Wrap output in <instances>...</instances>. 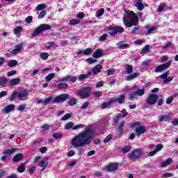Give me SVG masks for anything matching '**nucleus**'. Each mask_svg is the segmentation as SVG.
Segmentation results:
<instances>
[{"label":"nucleus","instance_id":"1","mask_svg":"<svg viewBox=\"0 0 178 178\" xmlns=\"http://www.w3.org/2000/svg\"><path fill=\"white\" fill-rule=\"evenodd\" d=\"M95 136V131L91 127L85 128V131L79 133L74 137L71 141L72 146L80 148L85 145H90L92 141V137Z\"/></svg>","mask_w":178,"mask_h":178},{"label":"nucleus","instance_id":"2","mask_svg":"<svg viewBox=\"0 0 178 178\" xmlns=\"http://www.w3.org/2000/svg\"><path fill=\"white\" fill-rule=\"evenodd\" d=\"M124 26L128 27L131 31V34L136 35L140 31V26H138V17L134 11H127V15L123 18ZM132 27V28H131Z\"/></svg>","mask_w":178,"mask_h":178},{"label":"nucleus","instance_id":"3","mask_svg":"<svg viewBox=\"0 0 178 178\" xmlns=\"http://www.w3.org/2000/svg\"><path fill=\"white\" fill-rule=\"evenodd\" d=\"M131 129H134V127H136L135 129L134 132L136 133V136H138V137H140V136H143V134H144V133L147 132V127H145L144 126H141V122H140L131 123Z\"/></svg>","mask_w":178,"mask_h":178},{"label":"nucleus","instance_id":"4","mask_svg":"<svg viewBox=\"0 0 178 178\" xmlns=\"http://www.w3.org/2000/svg\"><path fill=\"white\" fill-rule=\"evenodd\" d=\"M90 94H91V87L86 86L79 90L76 92V96L81 97V99H87V98L90 97Z\"/></svg>","mask_w":178,"mask_h":178},{"label":"nucleus","instance_id":"5","mask_svg":"<svg viewBox=\"0 0 178 178\" xmlns=\"http://www.w3.org/2000/svg\"><path fill=\"white\" fill-rule=\"evenodd\" d=\"M51 29H52V27H51V25L42 24L33 31V32L32 33V36L35 37L36 35H38V34H41L42 31H45V30H51Z\"/></svg>","mask_w":178,"mask_h":178},{"label":"nucleus","instance_id":"6","mask_svg":"<svg viewBox=\"0 0 178 178\" xmlns=\"http://www.w3.org/2000/svg\"><path fill=\"white\" fill-rule=\"evenodd\" d=\"M108 32L109 35L113 37V35H116V34H122V33L124 32V28L119 26H111L108 27Z\"/></svg>","mask_w":178,"mask_h":178},{"label":"nucleus","instance_id":"7","mask_svg":"<svg viewBox=\"0 0 178 178\" xmlns=\"http://www.w3.org/2000/svg\"><path fill=\"white\" fill-rule=\"evenodd\" d=\"M143 155V152L140 149H135L133 152L129 154V159H138Z\"/></svg>","mask_w":178,"mask_h":178},{"label":"nucleus","instance_id":"8","mask_svg":"<svg viewBox=\"0 0 178 178\" xmlns=\"http://www.w3.org/2000/svg\"><path fill=\"white\" fill-rule=\"evenodd\" d=\"M170 65H172V60H169L164 64H161V65L157 66L156 67L154 72H155V73H159L161 72H163V71L166 70V69H168L169 67V66H170Z\"/></svg>","mask_w":178,"mask_h":178},{"label":"nucleus","instance_id":"9","mask_svg":"<svg viewBox=\"0 0 178 178\" xmlns=\"http://www.w3.org/2000/svg\"><path fill=\"white\" fill-rule=\"evenodd\" d=\"M70 96L68 94H61L59 96H57L54 100L53 104H56L58 102H65L66 99H69Z\"/></svg>","mask_w":178,"mask_h":178},{"label":"nucleus","instance_id":"10","mask_svg":"<svg viewBox=\"0 0 178 178\" xmlns=\"http://www.w3.org/2000/svg\"><path fill=\"white\" fill-rule=\"evenodd\" d=\"M158 102V96L157 95L150 94L147 99V105H155Z\"/></svg>","mask_w":178,"mask_h":178},{"label":"nucleus","instance_id":"11","mask_svg":"<svg viewBox=\"0 0 178 178\" xmlns=\"http://www.w3.org/2000/svg\"><path fill=\"white\" fill-rule=\"evenodd\" d=\"M14 48L15 49L10 52L11 55H16L17 54H19V52H22V49H23V44H18L15 46Z\"/></svg>","mask_w":178,"mask_h":178},{"label":"nucleus","instance_id":"12","mask_svg":"<svg viewBox=\"0 0 178 178\" xmlns=\"http://www.w3.org/2000/svg\"><path fill=\"white\" fill-rule=\"evenodd\" d=\"M47 166H48V158H44L42 161L39 162V167L42 168L41 171L44 172L47 169Z\"/></svg>","mask_w":178,"mask_h":178},{"label":"nucleus","instance_id":"13","mask_svg":"<svg viewBox=\"0 0 178 178\" xmlns=\"http://www.w3.org/2000/svg\"><path fill=\"white\" fill-rule=\"evenodd\" d=\"M118 168H119V163H111L107 166V170L108 172H113L115 170H118Z\"/></svg>","mask_w":178,"mask_h":178},{"label":"nucleus","instance_id":"14","mask_svg":"<svg viewBox=\"0 0 178 178\" xmlns=\"http://www.w3.org/2000/svg\"><path fill=\"white\" fill-rule=\"evenodd\" d=\"M124 99H126V95H120L118 98L111 99V101L113 104L115 102H118V104H123Z\"/></svg>","mask_w":178,"mask_h":178},{"label":"nucleus","instance_id":"15","mask_svg":"<svg viewBox=\"0 0 178 178\" xmlns=\"http://www.w3.org/2000/svg\"><path fill=\"white\" fill-rule=\"evenodd\" d=\"M104 55V50L102 49H97L92 54V58L95 59H98L99 58H102Z\"/></svg>","mask_w":178,"mask_h":178},{"label":"nucleus","instance_id":"16","mask_svg":"<svg viewBox=\"0 0 178 178\" xmlns=\"http://www.w3.org/2000/svg\"><path fill=\"white\" fill-rule=\"evenodd\" d=\"M101 70H102V65L97 64L92 69V74H98V73H101Z\"/></svg>","mask_w":178,"mask_h":178},{"label":"nucleus","instance_id":"17","mask_svg":"<svg viewBox=\"0 0 178 178\" xmlns=\"http://www.w3.org/2000/svg\"><path fill=\"white\" fill-rule=\"evenodd\" d=\"M67 80H70L72 83H76V81H77V77L76 76L72 77V76L68 75L66 76H63L62 79H60V81H66Z\"/></svg>","mask_w":178,"mask_h":178},{"label":"nucleus","instance_id":"18","mask_svg":"<svg viewBox=\"0 0 178 178\" xmlns=\"http://www.w3.org/2000/svg\"><path fill=\"white\" fill-rule=\"evenodd\" d=\"M24 158V156H23V154L19 153L14 156L13 159V162H20V161H22V159H23Z\"/></svg>","mask_w":178,"mask_h":178},{"label":"nucleus","instance_id":"19","mask_svg":"<svg viewBox=\"0 0 178 178\" xmlns=\"http://www.w3.org/2000/svg\"><path fill=\"white\" fill-rule=\"evenodd\" d=\"M135 6L138 10H144V4L143 3V0H136Z\"/></svg>","mask_w":178,"mask_h":178},{"label":"nucleus","instance_id":"20","mask_svg":"<svg viewBox=\"0 0 178 178\" xmlns=\"http://www.w3.org/2000/svg\"><path fill=\"white\" fill-rule=\"evenodd\" d=\"M29 95V92L27 90H22L18 94V98L19 99H23V98H26Z\"/></svg>","mask_w":178,"mask_h":178},{"label":"nucleus","instance_id":"21","mask_svg":"<svg viewBox=\"0 0 178 178\" xmlns=\"http://www.w3.org/2000/svg\"><path fill=\"white\" fill-rule=\"evenodd\" d=\"M172 117L170 116V114H167L165 115H161L160 118H159V122H166L168 120H170Z\"/></svg>","mask_w":178,"mask_h":178},{"label":"nucleus","instance_id":"22","mask_svg":"<svg viewBox=\"0 0 178 178\" xmlns=\"http://www.w3.org/2000/svg\"><path fill=\"white\" fill-rule=\"evenodd\" d=\"M137 77H138V73L134 72L133 74L128 75L126 78V80L130 81V80H134V79H137Z\"/></svg>","mask_w":178,"mask_h":178},{"label":"nucleus","instance_id":"23","mask_svg":"<svg viewBox=\"0 0 178 178\" xmlns=\"http://www.w3.org/2000/svg\"><path fill=\"white\" fill-rule=\"evenodd\" d=\"M16 151H17V149L16 148L8 149L4 150L3 154V155H12V154H13V152H16Z\"/></svg>","mask_w":178,"mask_h":178},{"label":"nucleus","instance_id":"24","mask_svg":"<svg viewBox=\"0 0 178 178\" xmlns=\"http://www.w3.org/2000/svg\"><path fill=\"white\" fill-rule=\"evenodd\" d=\"M123 127H124V121H121L118 125V130L120 134H123Z\"/></svg>","mask_w":178,"mask_h":178},{"label":"nucleus","instance_id":"25","mask_svg":"<svg viewBox=\"0 0 178 178\" xmlns=\"http://www.w3.org/2000/svg\"><path fill=\"white\" fill-rule=\"evenodd\" d=\"M173 163V159L172 158L167 159L163 163H161V168H165L168 165H170Z\"/></svg>","mask_w":178,"mask_h":178},{"label":"nucleus","instance_id":"26","mask_svg":"<svg viewBox=\"0 0 178 178\" xmlns=\"http://www.w3.org/2000/svg\"><path fill=\"white\" fill-rule=\"evenodd\" d=\"M12 111H15V105L10 104L5 107V113H10Z\"/></svg>","mask_w":178,"mask_h":178},{"label":"nucleus","instance_id":"27","mask_svg":"<svg viewBox=\"0 0 178 178\" xmlns=\"http://www.w3.org/2000/svg\"><path fill=\"white\" fill-rule=\"evenodd\" d=\"M69 87V85L67 83H60L57 85L56 88L57 90H65Z\"/></svg>","mask_w":178,"mask_h":178},{"label":"nucleus","instance_id":"28","mask_svg":"<svg viewBox=\"0 0 178 178\" xmlns=\"http://www.w3.org/2000/svg\"><path fill=\"white\" fill-rule=\"evenodd\" d=\"M113 102H112V99H109L108 102H105L102 104V109H106L107 106H111V105H112Z\"/></svg>","mask_w":178,"mask_h":178},{"label":"nucleus","instance_id":"29","mask_svg":"<svg viewBox=\"0 0 178 178\" xmlns=\"http://www.w3.org/2000/svg\"><path fill=\"white\" fill-rule=\"evenodd\" d=\"M20 83V79L15 78L10 81V86H17Z\"/></svg>","mask_w":178,"mask_h":178},{"label":"nucleus","instance_id":"30","mask_svg":"<svg viewBox=\"0 0 178 178\" xmlns=\"http://www.w3.org/2000/svg\"><path fill=\"white\" fill-rule=\"evenodd\" d=\"M24 163H23L22 164H21L19 166H18L17 168V170L19 173H23V172H24L26 170V166L24 165Z\"/></svg>","mask_w":178,"mask_h":178},{"label":"nucleus","instance_id":"31","mask_svg":"<svg viewBox=\"0 0 178 178\" xmlns=\"http://www.w3.org/2000/svg\"><path fill=\"white\" fill-rule=\"evenodd\" d=\"M8 82V79H6L5 76L0 77V86H6Z\"/></svg>","mask_w":178,"mask_h":178},{"label":"nucleus","instance_id":"32","mask_svg":"<svg viewBox=\"0 0 178 178\" xmlns=\"http://www.w3.org/2000/svg\"><path fill=\"white\" fill-rule=\"evenodd\" d=\"M40 57L41 59H42V60H47V59L49 58V54L48 52L42 53L40 54Z\"/></svg>","mask_w":178,"mask_h":178},{"label":"nucleus","instance_id":"33","mask_svg":"<svg viewBox=\"0 0 178 178\" xmlns=\"http://www.w3.org/2000/svg\"><path fill=\"white\" fill-rule=\"evenodd\" d=\"M80 24V19H72L70 21L69 24L70 26H75V24Z\"/></svg>","mask_w":178,"mask_h":178},{"label":"nucleus","instance_id":"34","mask_svg":"<svg viewBox=\"0 0 178 178\" xmlns=\"http://www.w3.org/2000/svg\"><path fill=\"white\" fill-rule=\"evenodd\" d=\"M131 149V146H124L122 147V154H127V152H130Z\"/></svg>","mask_w":178,"mask_h":178},{"label":"nucleus","instance_id":"35","mask_svg":"<svg viewBox=\"0 0 178 178\" xmlns=\"http://www.w3.org/2000/svg\"><path fill=\"white\" fill-rule=\"evenodd\" d=\"M17 65V60H11L8 63V66H9V67H15Z\"/></svg>","mask_w":178,"mask_h":178},{"label":"nucleus","instance_id":"36","mask_svg":"<svg viewBox=\"0 0 178 178\" xmlns=\"http://www.w3.org/2000/svg\"><path fill=\"white\" fill-rule=\"evenodd\" d=\"M23 31V27L22 26H17L14 29V34H22V31Z\"/></svg>","mask_w":178,"mask_h":178},{"label":"nucleus","instance_id":"37","mask_svg":"<svg viewBox=\"0 0 178 178\" xmlns=\"http://www.w3.org/2000/svg\"><path fill=\"white\" fill-rule=\"evenodd\" d=\"M55 77V73L52 72L45 76L46 81H51Z\"/></svg>","mask_w":178,"mask_h":178},{"label":"nucleus","instance_id":"38","mask_svg":"<svg viewBox=\"0 0 178 178\" xmlns=\"http://www.w3.org/2000/svg\"><path fill=\"white\" fill-rule=\"evenodd\" d=\"M47 8V5L45 3H40L36 6L35 10H43Z\"/></svg>","mask_w":178,"mask_h":178},{"label":"nucleus","instance_id":"39","mask_svg":"<svg viewBox=\"0 0 178 178\" xmlns=\"http://www.w3.org/2000/svg\"><path fill=\"white\" fill-rule=\"evenodd\" d=\"M126 72L127 74H131L133 73V65H127Z\"/></svg>","mask_w":178,"mask_h":178},{"label":"nucleus","instance_id":"40","mask_svg":"<svg viewBox=\"0 0 178 178\" xmlns=\"http://www.w3.org/2000/svg\"><path fill=\"white\" fill-rule=\"evenodd\" d=\"M76 104H77V99L75 98H71L68 102V105H70V106H73V105H76Z\"/></svg>","mask_w":178,"mask_h":178},{"label":"nucleus","instance_id":"41","mask_svg":"<svg viewBox=\"0 0 178 178\" xmlns=\"http://www.w3.org/2000/svg\"><path fill=\"white\" fill-rule=\"evenodd\" d=\"M135 92H136V95H138L139 97H143V95L145 94V88H143L142 90H138Z\"/></svg>","mask_w":178,"mask_h":178},{"label":"nucleus","instance_id":"42","mask_svg":"<svg viewBox=\"0 0 178 178\" xmlns=\"http://www.w3.org/2000/svg\"><path fill=\"white\" fill-rule=\"evenodd\" d=\"M118 48H120V49H123L124 48H129V44L123 43V42H120Z\"/></svg>","mask_w":178,"mask_h":178},{"label":"nucleus","instance_id":"43","mask_svg":"<svg viewBox=\"0 0 178 178\" xmlns=\"http://www.w3.org/2000/svg\"><path fill=\"white\" fill-rule=\"evenodd\" d=\"M73 126H74V123H73V122H70L65 125V130H70Z\"/></svg>","mask_w":178,"mask_h":178},{"label":"nucleus","instance_id":"44","mask_svg":"<svg viewBox=\"0 0 178 178\" xmlns=\"http://www.w3.org/2000/svg\"><path fill=\"white\" fill-rule=\"evenodd\" d=\"M169 75V70L165 71L163 74L159 76L160 79L161 80H165L168 78V76Z\"/></svg>","mask_w":178,"mask_h":178},{"label":"nucleus","instance_id":"45","mask_svg":"<svg viewBox=\"0 0 178 178\" xmlns=\"http://www.w3.org/2000/svg\"><path fill=\"white\" fill-rule=\"evenodd\" d=\"M17 91H14V92L11 95L10 97H8L9 101H13V99H16V97H17Z\"/></svg>","mask_w":178,"mask_h":178},{"label":"nucleus","instance_id":"46","mask_svg":"<svg viewBox=\"0 0 178 178\" xmlns=\"http://www.w3.org/2000/svg\"><path fill=\"white\" fill-rule=\"evenodd\" d=\"M45 15H47V10H42L38 15V19H42V17H44V16H45Z\"/></svg>","mask_w":178,"mask_h":178},{"label":"nucleus","instance_id":"47","mask_svg":"<svg viewBox=\"0 0 178 178\" xmlns=\"http://www.w3.org/2000/svg\"><path fill=\"white\" fill-rule=\"evenodd\" d=\"M150 46L149 44H146L143 49H142V54H147L149 51Z\"/></svg>","mask_w":178,"mask_h":178},{"label":"nucleus","instance_id":"48","mask_svg":"<svg viewBox=\"0 0 178 178\" xmlns=\"http://www.w3.org/2000/svg\"><path fill=\"white\" fill-rule=\"evenodd\" d=\"M53 137L56 140H59V138H62V137H63V134H62L61 133H56V134H53Z\"/></svg>","mask_w":178,"mask_h":178},{"label":"nucleus","instance_id":"49","mask_svg":"<svg viewBox=\"0 0 178 178\" xmlns=\"http://www.w3.org/2000/svg\"><path fill=\"white\" fill-rule=\"evenodd\" d=\"M112 137H113V135L112 134H109L108 135L104 140V144H106V143H109V141H111L112 140Z\"/></svg>","mask_w":178,"mask_h":178},{"label":"nucleus","instance_id":"50","mask_svg":"<svg viewBox=\"0 0 178 178\" xmlns=\"http://www.w3.org/2000/svg\"><path fill=\"white\" fill-rule=\"evenodd\" d=\"M92 54V49L91 48H87L84 50V55L88 56V55H91Z\"/></svg>","mask_w":178,"mask_h":178},{"label":"nucleus","instance_id":"51","mask_svg":"<svg viewBox=\"0 0 178 178\" xmlns=\"http://www.w3.org/2000/svg\"><path fill=\"white\" fill-rule=\"evenodd\" d=\"M52 97L45 99L44 101L42 102L43 105H48V104L52 102Z\"/></svg>","mask_w":178,"mask_h":178},{"label":"nucleus","instance_id":"52","mask_svg":"<svg viewBox=\"0 0 178 178\" xmlns=\"http://www.w3.org/2000/svg\"><path fill=\"white\" fill-rule=\"evenodd\" d=\"M121 118H122V114L120 113L117 114L115 118H113L114 123H118L120 120Z\"/></svg>","mask_w":178,"mask_h":178},{"label":"nucleus","instance_id":"53","mask_svg":"<svg viewBox=\"0 0 178 178\" xmlns=\"http://www.w3.org/2000/svg\"><path fill=\"white\" fill-rule=\"evenodd\" d=\"M165 6H166V3H160L159 6L158 12L159 13L162 12V10H163V8H165Z\"/></svg>","mask_w":178,"mask_h":178},{"label":"nucleus","instance_id":"54","mask_svg":"<svg viewBox=\"0 0 178 178\" xmlns=\"http://www.w3.org/2000/svg\"><path fill=\"white\" fill-rule=\"evenodd\" d=\"M70 118H72V114L67 113L63 118H61L60 120H63V121L67 120V119H70Z\"/></svg>","mask_w":178,"mask_h":178},{"label":"nucleus","instance_id":"55","mask_svg":"<svg viewBox=\"0 0 178 178\" xmlns=\"http://www.w3.org/2000/svg\"><path fill=\"white\" fill-rule=\"evenodd\" d=\"M86 60L89 63V65H92V63H95V62H97V59H94L92 58H88L86 59Z\"/></svg>","mask_w":178,"mask_h":178},{"label":"nucleus","instance_id":"56","mask_svg":"<svg viewBox=\"0 0 178 178\" xmlns=\"http://www.w3.org/2000/svg\"><path fill=\"white\" fill-rule=\"evenodd\" d=\"M121 113H122L121 114L122 118H126L127 115H129V113H127V110H126L125 108L121 111Z\"/></svg>","mask_w":178,"mask_h":178},{"label":"nucleus","instance_id":"57","mask_svg":"<svg viewBox=\"0 0 178 178\" xmlns=\"http://www.w3.org/2000/svg\"><path fill=\"white\" fill-rule=\"evenodd\" d=\"M25 22H26V23L28 24H30L31 23H33V16H31V15L28 16L26 18Z\"/></svg>","mask_w":178,"mask_h":178},{"label":"nucleus","instance_id":"58","mask_svg":"<svg viewBox=\"0 0 178 178\" xmlns=\"http://www.w3.org/2000/svg\"><path fill=\"white\" fill-rule=\"evenodd\" d=\"M162 148H163V145L162 143H159L156 146V149L154 150L156 151L157 152H159V151H161Z\"/></svg>","mask_w":178,"mask_h":178},{"label":"nucleus","instance_id":"59","mask_svg":"<svg viewBox=\"0 0 178 178\" xmlns=\"http://www.w3.org/2000/svg\"><path fill=\"white\" fill-rule=\"evenodd\" d=\"M90 106V102H85L83 105L81 106V109L84 110L87 109V107Z\"/></svg>","mask_w":178,"mask_h":178},{"label":"nucleus","instance_id":"60","mask_svg":"<svg viewBox=\"0 0 178 178\" xmlns=\"http://www.w3.org/2000/svg\"><path fill=\"white\" fill-rule=\"evenodd\" d=\"M175 79V76H167L165 79L163 80L164 83H170V81H172Z\"/></svg>","mask_w":178,"mask_h":178},{"label":"nucleus","instance_id":"61","mask_svg":"<svg viewBox=\"0 0 178 178\" xmlns=\"http://www.w3.org/2000/svg\"><path fill=\"white\" fill-rule=\"evenodd\" d=\"M16 73H17V71L14 70L8 72L7 73V76H8V77H10L12 76H15V74H16Z\"/></svg>","mask_w":178,"mask_h":178},{"label":"nucleus","instance_id":"62","mask_svg":"<svg viewBox=\"0 0 178 178\" xmlns=\"http://www.w3.org/2000/svg\"><path fill=\"white\" fill-rule=\"evenodd\" d=\"M105 13V9L101 8L99 11H97V17L102 16Z\"/></svg>","mask_w":178,"mask_h":178},{"label":"nucleus","instance_id":"63","mask_svg":"<svg viewBox=\"0 0 178 178\" xmlns=\"http://www.w3.org/2000/svg\"><path fill=\"white\" fill-rule=\"evenodd\" d=\"M107 37H108V34L104 33L99 37V41H105V40H106Z\"/></svg>","mask_w":178,"mask_h":178},{"label":"nucleus","instance_id":"64","mask_svg":"<svg viewBox=\"0 0 178 178\" xmlns=\"http://www.w3.org/2000/svg\"><path fill=\"white\" fill-rule=\"evenodd\" d=\"M136 97H137V93L136 92H134L133 93H130L129 95V99H134V98H136Z\"/></svg>","mask_w":178,"mask_h":178}]
</instances>
